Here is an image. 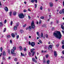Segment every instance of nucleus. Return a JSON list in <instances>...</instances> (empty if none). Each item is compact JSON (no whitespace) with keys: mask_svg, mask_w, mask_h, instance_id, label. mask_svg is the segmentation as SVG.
<instances>
[{"mask_svg":"<svg viewBox=\"0 0 64 64\" xmlns=\"http://www.w3.org/2000/svg\"><path fill=\"white\" fill-rule=\"evenodd\" d=\"M62 49H64V45H63L62 46Z\"/></svg>","mask_w":64,"mask_h":64,"instance_id":"c9c22d12","label":"nucleus"},{"mask_svg":"<svg viewBox=\"0 0 64 64\" xmlns=\"http://www.w3.org/2000/svg\"><path fill=\"white\" fill-rule=\"evenodd\" d=\"M17 26H15L14 28V30H17Z\"/></svg>","mask_w":64,"mask_h":64,"instance_id":"6e6552de","label":"nucleus"},{"mask_svg":"<svg viewBox=\"0 0 64 64\" xmlns=\"http://www.w3.org/2000/svg\"><path fill=\"white\" fill-rule=\"evenodd\" d=\"M28 30H31V26H30L28 27Z\"/></svg>","mask_w":64,"mask_h":64,"instance_id":"aec40b11","label":"nucleus"},{"mask_svg":"<svg viewBox=\"0 0 64 64\" xmlns=\"http://www.w3.org/2000/svg\"><path fill=\"white\" fill-rule=\"evenodd\" d=\"M26 26V24H25L23 26V27H25Z\"/></svg>","mask_w":64,"mask_h":64,"instance_id":"864d4df0","label":"nucleus"},{"mask_svg":"<svg viewBox=\"0 0 64 64\" xmlns=\"http://www.w3.org/2000/svg\"><path fill=\"white\" fill-rule=\"evenodd\" d=\"M6 28H4V32H5V31H6Z\"/></svg>","mask_w":64,"mask_h":64,"instance_id":"8fccbe9b","label":"nucleus"},{"mask_svg":"<svg viewBox=\"0 0 64 64\" xmlns=\"http://www.w3.org/2000/svg\"><path fill=\"white\" fill-rule=\"evenodd\" d=\"M62 44H64V40H62Z\"/></svg>","mask_w":64,"mask_h":64,"instance_id":"c85d7f7f","label":"nucleus"},{"mask_svg":"<svg viewBox=\"0 0 64 64\" xmlns=\"http://www.w3.org/2000/svg\"><path fill=\"white\" fill-rule=\"evenodd\" d=\"M34 50H35V49L34 48H32L30 50L31 53H33V51H34Z\"/></svg>","mask_w":64,"mask_h":64,"instance_id":"9b49d317","label":"nucleus"},{"mask_svg":"<svg viewBox=\"0 0 64 64\" xmlns=\"http://www.w3.org/2000/svg\"><path fill=\"white\" fill-rule=\"evenodd\" d=\"M43 33L42 32L41 35V36L42 37H43Z\"/></svg>","mask_w":64,"mask_h":64,"instance_id":"a19ab883","label":"nucleus"},{"mask_svg":"<svg viewBox=\"0 0 64 64\" xmlns=\"http://www.w3.org/2000/svg\"><path fill=\"white\" fill-rule=\"evenodd\" d=\"M20 32H21V33H23V32H24V31L22 30H20Z\"/></svg>","mask_w":64,"mask_h":64,"instance_id":"6ab92c4d","label":"nucleus"},{"mask_svg":"<svg viewBox=\"0 0 64 64\" xmlns=\"http://www.w3.org/2000/svg\"><path fill=\"white\" fill-rule=\"evenodd\" d=\"M14 51H15V50H11V53L12 54H13L14 55H16V53H14Z\"/></svg>","mask_w":64,"mask_h":64,"instance_id":"20e7f679","label":"nucleus"},{"mask_svg":"<svg viewBox=\"0 0 64 64\" xmlns=\"http://www.w3.org/2000/svg\"><path fill=\"white\" fill-rule=\"evenodd\" d=\"M61 28L62 29V30H64V26H63V25H61Z\"/></svg>","mask_w":64,"mask_h":64,"instance_id":"ddd939ff","label":"nucleus"},{"mask_svg":"<svg viewBox=\"0 0 64 64\" xmlns=\"http://www.w3.org/2000/svg\"><path fill=\"white\" fill-rule=\"evenodd\" d=\"M48 48V50H51V49H52V48H50L49 47Z\"/></svg>","mask_w":64,"mask_h":64,"instance_id":"ea45409f","label":"nucleus"},{"mask_svg":"<svg viewBox=\"0 0 64 64\" xmlns=\"http://www.w3.org/2000/svg\"><path fill=\"white\" fill-rule=\"evenodd\" d=\"M6 37L8 38H9L10 37V35H8L6 36Z\"/></svg>","mask_w":64,"mask_h":64,"instance_id":"412c9836","label":"nucleus"},{"mask_svg":"<svg viewBox=\"0 0 64 64\" xmlns=\"http://www.w3.org/2000/svg\"><path fill=\"white\" fill-rule=\"evenodd\" d=\"M2 55L3 56H6V53H5V52L4 51L2 53Z\"/></svg>","mask_w":64,"mask_h":64,"instance_id":"1a4fd4ad","label":"nucleus"},{"mask_svg":"<svg viewBox=\"0 0 64 64\" xmlns=\"http://www.w3.org/2000/svg\"><path fill=\"white\" fill-rule=\"evenodd\" d=\"M40 9L41 10H42V9H43V7H42V6H41L40 8Z\"/></svg>","mask_w":64,"mask_h":64,"instance_id":"c756f323","label":"nucleus"},{"mask_svg":"<svg viewBox=\"0 0 64 64\" xmlns=\"http://www.w3.org/2000/svg\"><path fill=\"white\" fill-rule=\"evenodd\" d=\"M40 18L42 19H44V16H42L40 17Z\"/></svg>","mask_w":64,"mask_h":64,"instance_id":"4be33fe9","label":"nucleus"},{"mask_svg":"<svg viewBox=\"0 0 64 64\" xmlns=\"http://www.w3.org/2000/svg\"><path fill=\"white\" fill-rule=\"evenodd\" d=\"M56 47H58L59 45L58 44H57L56 45Z\"/></svg>","mask_w":64,"mask_h":64,"instance_id":"4c0bfd02","label":"nucleus"},{"mask_svg":"<svg viewBox=\"0 0 64 64\" xmlns=\"http://www.w3.org/2000/svg\"><path fill=\"white\" fill-rule=\"evenodd\" d=\"M0 50L1 52H2V50H3V48L2 47H1L0 48Z\"/></svg>","mask_w":64,"mask_h":64,"instance_id":"a878e982","label":"nucleus"},{"mask_svg":"<svg viewBox=\"0 0 64 64\" xmlns=\"http://www.w3.org/2000/svg\"><path fill=\"white\" fill-rule=\"evenodd\" d=\"M36 2V3H37V0H34Z\"/></svg>","mask_w":64,"mask_h":64,"instance_id":"680f3d73","label":"nucleus"},{"mask_svg":"<svg viewBox=\"0 0 64 64\" xmlns=\"http://www.w3.org/2000/svg\"><path fill=\"white\" fill-rule=\"evenodd\" d=\"M13 15H16V12H14L13 13Z\"/></svg>","mask_w":64,"mask_h":64,"instance_id":"f3484780","label":"nucleus"},{"mask_svg":"<svg viewBox=\"0 0 64 64\" xmlns=\"http://www.w3.org/2000/svg\"><path fill=\"white\" fill-rule=\"evenodd\" d=\"M53 35L56 38H58L59 39H60L62 37V35L60 32L56 31L54 32Z\"/></svg>","mask_w":64,"mask_h":64,"instance_id":"f257e3e1","label":"nucleus"},{"mask_svg":"<svg viewBox=\"0 0 64 64\" xmlns=\"http://www.w3.org/2000/svg\"><path fill=\"white\" fill-rule=\"evenodd\" d=\"M19 35H18V36H16V38L18 39V38H19Z\"/></svg>","mask_w":64,"mask_h":64,"instance_id":"37998d69","label":"nucleus"},{"mask_svg":"<svg viewBox=\"0 0 64 64\" xmlns=\"http://www.w3.org/2000/svg\"><path fill=\"white\" fill-rule=\"evenodd\" d=\"M49 47H50V48H52V45H50L49 46Z\"/></svg>","mask_w":64,"mask_h":64,"instance_id":"603ef678","label":"nucleus"},{"mask_svg":"<svg viewBox=\"0 0 64 64\" xmlns=\"http://www.w3.org/2000/svg\"><path fill=\"white\" fill-rule=\"evenodd\" d=\"M21 54L22 56H25V55H24V54H22V52L21 53Z\"/></svg>","mask_w":64,"mask_h":64,"instance_id":"dca6fc26","label":"nucleus"},{"mask_svg":"<svg viewBox=\"0 0 64 64\" xmlns=\"http://www.w3.org/2000/svg\"><path fill=\"white\" fill-rule=\"evenodd\" d=\"M12 37H15V35L14 34H12Z\"/></svg>","mask_w":64,"mask_h":64,"instance_id":"4468645a","label":"nucleus"},{"mask_svg":"<svg viewBox=\"0 0 64 64\" xmlns=\"http://www.w3.org/2000/svg\"><path fill=\"white\" fill-rule=\"evenodd\" d=\"M46 38H48V35L47 34H46Z\"/></svg>","mask_w":64,"mask_h":64,"instance_id":"4d7b16f0","label":"nucleus"},{"mask_svg":"<svg viewBox=\"0 0 64 64\" xmlns=\"http://www.w3.org/2000/svg\"><path fill=\"white\" fill-rule=\"evenodd\" d=\"M62 33H63V34H64V30H62Z\"/></svg>","mask_w":64,"mask_h":64,"instance_id":"338daca9","label":"nucleus"},{"mask_svg":"<svg viewBox=\"0 0 64 64\" xmlns=\"http://www.w3.org/2000/svg\"><path fill=\"white\" fill-rule=\"evenodd\" d=\"M29 56H31V53L30 52H29Z\"/></svg>","mask_w":64,"mask_h":64,"instance_id":"79ce46f5","label":"nucleus"},{"mask_svg":"<svg viewBox=\"0 0 64 64\" xmlns=\"http://www.w3.org/2000/svg\"><path fill=\"white\" fill-rule=\"evenodd\" d=\"M50 7H52L53 6V4L52 2H50Z\"/></svg>","mask_w":64,"mask_h":64,"instance_id":"9d476101","label":"nucleus"},{"mask_svg":"<svg viewBox=\"0 0 64 64\" xmlns=\"http://www.w3.org/2000/svg\"><path fill=\"white\" fill-rule=\"evenodd\" d=\"M19 24L18 23H17L16 24V26H19Z\"/></svg>","mask_w":64,"mask_h":64,"instance_id":"f704fd0d","label":"nucleus"},{"mask_svg":"<svg viewBox=\"0 0 64 64\" xmlns=\"http://www.w3.org/2000/svg\"><path fill=\"white\" fill-rule=\"evenodd\" d=\"M10 58H11V56H9L8 58V59H10Z\"/></svg>","mask_w":64,"mask_h":64,"instance_id":"774afa93","label":"nucleus"},{"mask_svg":"<svg viewBox=\"0 0 64 64\" xmlns=\"http://www.w3.org/2000/svg\"><path fill=\"white\" fill-rule=\"evenodd\" d=\"M6 22H7V21H6V20H5L4 22V23H5V24H6Z\"/></svg>","mask_w":64,"mask_h":64,"instance_id":"3c124183","label":"nucleus"},{"mask_svg":"<svg viewBox=\"0 0 64 64\" xmlns=\"http://www.w3.org/2000/svg\"><path fill=\"white\" fill-rule=\"evenodd\" d=\"M35 52H33L32 53V56H34V54H35Z\"/></svg>","mask_w":64,"mask_h":64,"instance_id":"a18cd8bd","label":"nucleus"},{"mask_svg":"<svg viewBox=\"0 0 64 64\" xmlns=\"http://www.w3.org/2000/svg\"><path fill=\"white\" fill-rule=\"evenodd\" d=\"M28 44L30 45H31V42H30V41L28 42Z\"/></svg>","mask_w":64,"mask_h":64,"instance_id":"6e6d98bb","label":"nucleus"},{"mask_svg":"<svg viewBox=\"0 0 64 64\" xmlns=\"http://www.w3.org/2000/svg\"><path fill=\"white\" fill-rule=\"evenodd\" d=\"M62 53L63 54H64V50H63L62 52Z\"/></svg>","mask_w":64,"mask_h":64,"instance_id":"e2e57ef3","label":"nucleus"},{"mask_svg":"<svg viewBox=\"0 0 64 64\" xmlns=\"http://www.w3.org/2000/svg\"><path fill=\"white\" fill-rule=\"evenodd\" d=\"M41 22H42V20H39V24H41Z\"/></svg>","mask_w":64,"mask_h":64,"instance_id":"b1692460","label":"nucleus"},{"mask_svg":"<svg viewBox=\"0 0 64 64\" xmlns=\"http://www.w3.org/2000/svg\"><path fill=\"white\" fill-rule=\"evenodd\" d=\"M24 51H26L27 50V49H26V48L25 47L24 48Z\"/></svg>","mask_w":64,"mask_h":64,"instance_id":"7c9ffc66","label":"nucleus"},{"mask_svg":"<svg viewBox=\"0 0 64 64\" xmlns=\"http://www.w3.org/2000/svg\"><path fill=\"white\" fill-rule=\"evenodd\" d=\"M59 13L60 14H62V13H63V12H62V10H60V11Z\"/></svg>","mask_w":64,"mask_h":64,"instance_id":"5701e85b","label":"nucleus"},{"mask_svg":"<svg viewBox=\"0 0 64 64\" xmlns=\"http://www.w3.org/2000/svg\"><path fill=\"white\" fill-rule=\"evenodd\" d=\"M3 25V24L2 23V22H0V26L1 27Z\"/></svg>","mask_w":64,"mask_h":64,"instance_id":"2eb2a0df","label":"nucleus"},{"mask_svg":"<svg viewBox=\"0 0 64 64\" xmlns=\"http://www.w3.org/2000/svg\"><path fill=\"white\" fill-rule=\"evenodd\" d=\"M54 29H55V28H54V27H53L52 28V30H54Z\"/></svg>","mask_w":64,"mask_h":64,"instance_id":"09e8293b","label":"nucleus"},{"mask_svg":"<svg viewBox=\"0 0 64 64\" xmlns=\"http://www.w3.org/2000/svg\"><path fill=\"white\" fill-rule=\"evenodd\" d=\"M32 61H33V62H34L35 61V59L34 58H32Z\"/></svg>","mask_w":64,"mask_h":64,"instance_id":"393cba45","label":"nucleus"},{"mask_svg":"<svg viewBox=\"0 0 64 64\" xmlns=\"http://www.w3.org/2000/svg\"><path fill=\"white\" fill-rule=\"evenodd\" d=\"M31 26L32 28L34 29L35 28V25L34 23V21H32L31 23Z\"/></svg>","mask_w":64,"mask_h":64,"instance_id":"f03ea898","label":"nucleus"},{"mask_svg":"<svg viewBox=\"0 0 64 64\" xmlns=\"http://www.w3.org/2000/svg\"><path fill=\"white\" fill-rule=\"evenodd\" d=\"M34 6L35 8H36L37 6V4H34Z\"/></svg>","mask_w":64,"mask_h":64,"instance_id":"72a5a7b5","label":"nucleus"},{"mask_svg":"<svg viewBox=\"0 0 64 64\" xmlns=\"http://www.w3.org/2000/svg\"><path fill=\"white\" fill-rule=\"evenodd\" d=\"M4 9L6 12L8 11V8H7V7H5Z\"/></svg>","mask_w":64,"mask_h":64,"instance_id":"423d86ee","label":"nucleus"},{"mask_svg":"<svg viewBox=\"0 0 64 64\" xmlns=\"http://www.w3.org/2000/svg\"><path fill=\"white\" fill-rule=\"evenodd\" d=\"M31 2L32 3H34V0H32Z\"/></svg>","mask_w":64,"mask_h":64,"instance_id":"58836bf2","label":"nucleus"},{"mask_svg":"<svg viewBox=\"0 0 64 64\" xmlns=\"http://www.w3.org/2000/svg\"><path fill=\"white\" fill-rule=\"evenodd\" d=\"M28 11H31V10H30V8H28Z\"/></svg>","mask_w":64,"mask_h":64,"instance_id":"69168bd1","label":"nucleus"},{"mask_svg":"<svg viewBox=\"0 0 64 64\" xmlns=\"http://www.w3.org/2000/svg\"><path fill=\"white\" fill-rule=\"evenodd\" d=\"M54 55L55 57L57 56V52L56 51L54 52Z\"/></svg>","mask_w":64,"mask_h":64,"instance_id":"0eeeda50","label":"nucleus"},{"mask_svg":"<svg viewBox=\"0 0 64 64\" xmlns=\"http://www.w3.org/2000/svg\"><path fill=\"white\" fill-rule=\"evenodd\" d=\"M36 34L38 36L39 35V32H36Z\"/></svg>","mask_w":64,"mask_h":64,"instance_id":"e433bc0d","label":"nucleus"},{"mask_svg":"<svg viewBox=\"0 0 64 64\" xmlns=\"http://www.w3.org/2000/svg\"><path fill=\"white\" fill-rule=\"evenodd\" d=\"M46 58H47L48 57V54L46 55Z\"/></svg>","mask_w":64,"mask_h":64,"instance_id":"5fc2aeb1","label":"nucleus"},{"mask_svg":"<svg viewBox=\"0 0 64 64\" xmlns=\"http://www.w3.org/2000/svg\"><path fill=\"white\" fill-rule=\"evenodd\" d=\"M17 59L16 58L14 59V61H17Z\"/></svg>","mask_w":64,"mask_h":64,"instance_id":"c03bdc74","label":"nucleus"},{"mask_svg":"<svg viewBox=\"0 0 64 64\" xmlns=\"http://www.w3.org/2000/svg\"><path fill=\"white\" fill-rule=\"evenodd\" d=\"M28 18H29V19H31V17L29 16H28Z\"/></svg>","mask_w":64,"mask_h":64,"instance_id":"052dcab7","label":"nucleus"},{"mask_svg":"<svg viewBox=\"0 0 64 64\" xmlns=\"http://www.w3.org/2000/svg\"><path fill=\"white\" fill-rule=\"evenodd\" d=\"M8 53L9 54H10V49H8Z\"/></svg>","mask_w":64,"mask_h":64,"instance_id":"bb28decb","label":"nucleus"},{"mask_svg":"<svg viewBox=\"0 0 64 64\" xmlns=\"http://www.w3.org/2000/svg\"><path fill=\"white\" fill-rule=\"evenodd\" d=\"M46 63L47 64H49L50 63V61L49 60H47L46 62Z\"/></svg>","mask_w":64,"mask_h":64,"instance_id":"f8f14e48","label":"nucleus"},{"mask_svg":"<svg viewBox=\"0 0 64 64\" xmlns=\"http://www.w3.org/2000/svg\"><path fill=\"white\" fill-rule=\"evenodd\" d=\"M20 49V50H22V47L21 46H19Z\"/></svg>","mask_w":64,"mask_h":64,"instance_id":"2f4dec72","label":"nucleus"},{"mask_svg":"<svg viewBox=\"0 0 64 64\" xmlns=\"http://www.w3.org/2000/svg\"><path fill=\"white\" fill-rule=\"evenodd\" d=\"M26 11H27V10H26L24 9V12H26Z\"/></svg>","mask_w":64,"mask_h":64,"instance_id":"de8ad7c7","label":"nucleus"},{"mask_svg":"<svg viewBox=\"0 0 64 64\" xmlns=\"http://www.w3.org/2000/svg\"><path fill=\"white\" fill-rule=\"evenodd\" d=\"M31 45L32 47H34L35 45V42H32L31 43Z\"/></svg>","mask_w":64,"mask_h":64,"instance_id":"39448f33","label":"nucleus"},{"mask_svg":"<svg viewBox=\"0 0 64 64\" xmlns=\"http://www.w3.org/2000/svg\"><path fill=\"white\" fill-rule=\"evenodd\" d=\"M38 41L40 43H42V42L41 41V40H38Z\"/></svg>","mask_w":64,"mask_h":64,"instance_id":"473e14b6","label":"nucleus"},{"mask_svg":"<svg viewBox=\"0 0 64 64\" xmlns=\"http://www.w3.org/2000/svg\"><path fill=\"white\" fill-rule=\"evenodd\" d=\"M9 15L10 16H11L12 15V12H9Z\"/></svg>","mask_w":64,"mask_h":64,"instance_id":"a211bd4d","label":"nucleus"},{"mask_svg":"<svg viewBox=\"0 0 64 64\" xmlns=\"http://www.w3.org/2000/svg\"><path fill=\"white\" fill-rule=\"evenodd\" d=\"M13 49H14V50H16V47L14 46L13 48Z\"/></svg>","mask_w":64,"mask_h":64,"instance_id":"49530a36","label":"nucleus"},{"mask_svg":"<svg viewBox=\"0 0 64 64\" xmlns=\"http://www.w3.org/2000/svg\"><path fill=\"white\" fill-rule=\"evenodd\" d=\"M18 16L20 18H24V15L23 13H21L18 14Z\"/></svg>","mask_w":64,"mask_h":64,"instance_id":"7ed1b4c3","label":"nucleus"},{"mask_svg":"<svg viewBox=\"0 0 64 64\" xmlns=\"http://www.w3.org/2000/svg\"><path fill=\"white\" fill-rule=\"evenodd\" d=\"M62 13L64 14V9L63 8L62 10Z\"/></svg>","mask_w":64,"mask_h":64,"instance_id":"cd10ccee","label":"nucleus"},{"mask_svg":"<svg viewBox=\"0 0 64 64\" xmlns=\"http://www.w3.org/2000/svg\"><path fill=\"white\" fill-rule=\"evenodd\" d=\"M10 43L11 44H12V40H10Z\"/></svg>","mask_w":64,"mask_h":64,"instance_id":"13d9d810","label":"nucleus"},{"mask_svg":"<svg viewBox=\"0 0 64 64\" xmlns=\"http://www.w3.org/2000/svg\"><path fill=\"white\" fill-rule=\"evenodd\" d=\"M61 58H62V59H63L64 58V56H61Z\"/></svg>","mask_w":64,"mask_h":64,"instance_id":"0e129e2a","label":"nucleus"},{"mask_svg":"<svg viewBox=\"0 0 64 64\" xmlns=\"http://www.w3.org/2000/svg\"><path fill=\"white\" fill-rule=\"evenodd\" d=\"M12 24H13V22L12 21H11L10 23V24L11 25H12Z\"/></svg>","mask_w":64,"mask_h":64,"instance_id":"bf43d9fd","label":"nucleus"}]
</instances>
